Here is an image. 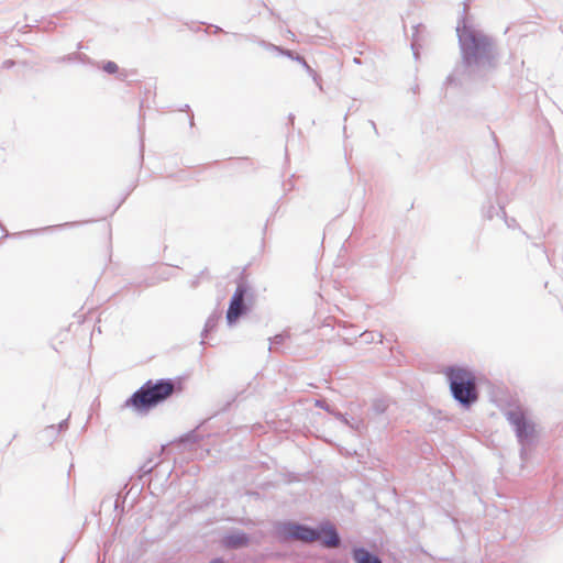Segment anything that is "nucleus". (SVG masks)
<instances>
[{
    "label": "nucleus",
    "mask_w": 563,
    "mask_h": 563,
    "mask_svg": "<svg viewBox=\"0 0 563 563\" xmlns=\"http://www.w3.org/2000/svg\"><path fill=\"white\" fill-rule=\"evenodd\" d=\"M173 388L170 378L148 379L124 401L123 406L140 415L148 413L173 395Z\"/></svg>",
    "instance_id": "obj_1"
},
{
    "label": "nucleus",
    "mask_w": 563,
    "mask_h": 563,
    "mask_svg": "<svg viewBox=\"0 0 563 563\" xmlns=\"http://www.w3.org/2000/svg\"><path fill=\"white\" fill-rule=\"evenodd\" d=\"M504 416L515 432L517 442L520 445V460L527 462L532 450L539 442L537 424L529 417V410L520 405L505 410Z\"/></svg>",
    "instance_id": "obj_2"
},
{
    "label": "nucleus",
    "mask_w": 563,
    "mask_h": 563,
    "mask_svg": "<svg viewBox=\"0 0 563 563\" xmlns=\"http://www.w3.org/2000/svg\"><path fill=\"white\" fill-rule=\"evenodd\" d=\"M444 373L453 400L460 408L464 410L471 409L479 398L474 373L459 365L449 366Z\"/></svg>",
    "instance_id": "obj_3"
},
{
    "label": "nucleus",
    "mask_w": 563,
    "mask_h": 563,
    "mask_svg": "<svg viewBox=\"0 0 563 563\" xmlns=\"http://www.w3.org/2000/svg\"><path fill=\"white\" fill-rule=\"evenodd\" d=\"M254 292L246 280L240 279L229 300L225 314L227 324L233 327L240 318L245 317L252 310Z\"/></svg>",
    "instance_id": "obj_4"
},
{
    "label": "nucleus",
    "mask_w": 563,
    "mask_h": 563,
    "mask_svg": "<svg viewBox=\"0 0 563 563\" xmlns=\"http://www.w3.org/2000/svg\"><path fill=\"white\" fill-rule=\"evenodd\" d=\"M274 536L280 543L289 540L301 539L307 542L317 540L314 527L294 520H282L274 523Z\"/></svg>",
    "instance_id": "obj_5"
},
{
    "label": "nucleus",
    "mask_w": 563,
    "mask_h": 563,
    "mask_svg": "<svg viewBox=\"0 0 563 563\" xmlns=\"http://www.w3.org/2000/svg\"><path fill=\"white\" fill-rule=\"evenodd\" d=\"M317 540L324 548H338L341 544V536L329 520L321 521L316 528Z\"/></svg>",
    "instance_id": "obj_6"
},
{
    "label": "nucleus",
    "mask_w": 563,
    "mask_h": 563,
    "mask_svg": "<svg viewBox=\"0 0 563 563\" xmlns=\"http://www.w3.org/2000/svg\"><path fill=\"white\" fill-rule=\"evenodd\" d=\"M251 536L240 529L229 530L221 539L222 545L229 550L246 548L251 544Z\"/></svg>",
    "instance_id": "obj_7"
},
{
    "label": "nucleus",
    "mask_w": 563,
    "mask_h": 563,
    "mask_svg": "<svg viewBox=\"0 0 563 563\" xmlns=\"http://www.w3.org/2000/svg\"><path fill=\"white\" fill-rule=\"evenodd\" d=\"M87 222L88 221H71V222H65V223H62V224L48 225V227L41 228V229L27 230V231H24V232H21V233H12L11 234V233H9L7 231L5 227L0 221V229H1V231L4 232L3 238H10V236H19V235H22V234L33 235V234H37V233H41V232L55 231V230L65 229V228H75V227L81 225V224L87 223Z\"/></svg>",
    "instance_id": "obj_8"
},
{
    "label": "nucleus",
    "mask_w": 563,
    "mask_h": 563,
    "mask_svg": "<svg viewBox=\"0 0 563 563\" xmlns=\"http://www.w3.org/2000/svg\"><path fill=\"white\" fill-rule=\"evenodd\" d=\"M355 563H383L379 555L363 545H354L351 550Z\"/></svg>",
    "instance_id": "obj_9"
},
{
    "label": "nucleus",
    "mask_w": 563,
    "mask_h": 563,
    "mask_svg": "<svg viewBox=\"0 0 563 563\" xmlns=\"http://www.w3.org/2000/svg\"><path fill=\"white\" fill-rule=\"evenodd\" d=\"M203 424V422L199 426H197L195 429L181 434L178 439H177V442L179 444H183L184 446H190L195 443H198L200 442L201 440H203V438L206 437L205 434H202L199 429L200 427Z\"/></svg>",
    "instance_id": "obj_10"
},
{
    "label": "nucleus",
    "mask_w": 563,
    "mask_h": 563,
    "mask_svg": "<svg viewBox=\"0 0 563 563\" xmlns=\"http://www.w3.org/2000/svg\"><path fill=\"white\" fill-rule=\"evenodd\" d=\"M221 319V313L218 311L212 312L208 319L206 320L205 327L201 331V344H203V339L207 338L211 332L217 329L218 322Z\"/></svg>",
    "instance_id": "obj_11"
},
{
    "label": "nucleus",
    "mask_w": 563,
    "mask_h": 563,
    "mask_svg": "<svg viewBox=\"0 0 563 563\" xmlns=\"http://www.w3.org/2000/svg\"><path fill=\"white\" fill-rule=\"evenodd\" d=\"M332 416L336 420L341 421L343 424L347 426L349 428L353 430H360V427L362 424L361 420H355L353 417H350L347 413H342L339 410L332 412Z\"/></svg>",
    "instance_id": "obj_12"
},
{
    "label": "nucleus",
    "mask_w": 563,
    "mask_h": 563,
    "mask_svg": "<svg viewBox=\"0 0 563 563\" xmlns=\"http://www.w3.org/2000/svg\"><path fill=\"white\" fill-rule=\"evenodd\" d=\"M389 408V402L387 399L385 398H378V399H375L371 406V409H369V412L373 415V416H383L386 413V411L388 410Z\"/></svg>",
    "instance_id": "obj_13"
},
{
    "label": "nucleus",
    "mask_w": 563,
    "mask_h": 563,
    "mask_svg": "<svg viewBox=\"0 0 563 563\" xmlns=\"http://www.w3.org/2000/svg\"><path fill=\"white\" fill-rule=\"evenodd\" d=\"M482 214L485 219L492 220L495 216L500 217L499 207L496 208L490 199H488L482 207Z\"/></svg>",
    "instance_id": "obj_14"
},
{
    "label": "nucleus",
    "mask_w": 563,
    "mask_h": 563,
    "mask_svg": "<svg viewBox=\"0 0 563 563\" xmlns=\"http://www.w3.org/2000/svg\"><path fill=\"white\" fill-rule=\"evenodd\" d=\"M290 338L289 333L284 331L282 333H278L276 335H274L273 338H269V346H268V350L272 351L273 349L274 350H277V347L282 344H284V342L286 340H288Z\"/></svg>",
    "instance_id": "obj_15"
},
{
    "label": "nucleus",
    "mask_w": 563,
    "mask_h": 563,
    "mask_svg": "<svg viewBox=\"0 0 563 563\" xmlns=\"http://www.w3.org/2000/svg\"><path fill=\"white\" fill-rule=\"evenodd\" d=\"M59 434V430L56 428L55 424L47 426L42 431V437L44 441H47L49 443L54 442Z\"/></svg>",
    "instance_id": "obj_16"
},
{
    "label": "nucleus",
    "mask_w": 563,
    "mask_h": 563,
    "mask_svg": "<svg viewBox=\"0 0 563 563\" xmlns=\"http://www.w3.org/2000/svg\"><path fill=\"white\" fill-rule=\"evenodd\" d=\"M152 460H148L143 465H141L137 470L136 479L143 481L145 477H150L152 471L154 470L155 465H152Z\"/></svg>",
    "instance_id": "obj_17"
},
{
    "label": "nucleus",
    "mask_w": 563,
    "mask_h": 563,
    "mask_svg": "<svg viewBox=\"0 0 563 563\" xmlns=\"http://www.w3.org/2000/svg\"><path fill=\"white\" fill-rule=\"evenodd\" d=\"M140 110H142V108H140ZM139 125H137V129H139V132L141 134V145H140V154H139V161H140V167L142 166L143 164V161H144V141H143V129H144V122H143V113L142 111L139 112Z\"/></svg>",
    "instance_id": "obj_18"
},
{
    "label": "nucleus",
    "mask_w": 563,
    "mask_h": 563,
    "mask_svg": "<svg viewBox=\"0 0 563 563\" xmlns=\"http://www.w3.org/2000/svg\"><path fill=\"white\" fill-rule=\"evenodd\" d=\"M314 406L320 408V409H323L324 411H327L331 416H332V412L336 411V409H334L331 405H329L325 399H317L314 401Z\"/></svg>",
    "instance_id": "obj_19"
},
{
    "label": "nucleus",
    "mask_w": 563,
    "mask_h": 563,
    "mask_svg": "<svg viewBox=\"0 0 563 563\" xmlns=\"http://www.w3.org/2000/svg\"><path fill=\"white\" fill-rule=\"evenodd\" d=\"M499 210H500V217L505 220V223L507 224L508 228H515L518 225L515 218L507 217L504 206L499 205Z\"/></svg>",
    "instance_id": "obj_20"
},
{
    "label": "nucleus",
    "mask_w": 563,
    "mask_h": 563,
    "mask_svg": "<svg viewBox=\"0 0 563 563\" xmlns=\"http://www.w3.org/2000/svg\"><path fill=\"white\" fill-rule=\"evenodd\" d=\"M179 111L183 112L185 119L188 121L189 125H194V113L191 112V108H179Z\"/></svg>",
    "instance_id": "obj_21"
},
{
    "label": "nucleus",
    "mask_w": 563,
    "mask_h": 563,
    "mask_svg": "<svg viewBox=\"0 0 563 563\" xmlns=\"http://www.w3.org/2000/svg\"><path fill=\"white\" fill-rule=\"evenodd\" d=\"M102 68L108 74H115L119 70V67L114 62H107Z\"/></svg>",
    "instance_id": "obj_22"
},
{
    "label": "nucleus",
    "mask_w": 563,
    "mask_h": 563,
    "mask_svg": "<svg viewBox=\"0 0 563 563\" xmlns=\"http://www.w3.org/2000/svg\"><path fill=\"white\" fill-rule=\"evenodd\" d=\"M375 336H378L379 338V341H382V338L383 335L380 333H374V332H364L362 334V338L364 339V341L366 342H369V341H374L375 340Z\"/></svg>",
    "instance_id": "obj_23"
},
{
    "label": "nucleus",
    "mask_w": 563,
    "mask_h": 563,
    "mask_svg": "<svg viewBox=\"0 0 563 563\" xmlns=\"http://www.w3.org/2000/svg\"><path fill=\"white\" fill-rule=\"evenodd\" d=\"M68 420L69 416L66 419L62 420L58 424H55L56 428L59 430V433L68 429Z\"/></svg>",
    "instance_id": "obj_24"
},
{
    "label": "nucleus",
    "mask_w": 563,
    "mask_h": 563,
    "mask_svg": "<svg viewBox=\"0 0 563 563\" xmlns=\"http://www.w3.org/2000/svg\"><path fill=\"white\" fill-rule=\"evenodd\" d=\"M123 504H124V501H120L119 498H117L114 501L115 510H118L119 508H121V510H123Z\"/></svg>",
    "instance_id": "obj_25"
},
{
    "label": "nucleus",
    "mask_w": 563,
    "mask_h": 563,
    "mask_svg": "<svg viewBox=\"0 0 563 563\" xmlns=\"http://www.w3.org/2000/svg\"><path fill=\"white\" fill-rule=\"evenodd\" d=\"M208 563H225V562H224L223 558L218 556V558L212 559Z\"/></svg>",
    "instance_id": "obj_26"
},
{
    "label": "nucleus",
    "mask_w": 563,
    "mask_h": 563,
    "mask_svg": "<svg viewBox=\"0 0 563 563\" xmlns=\"http://www.w3.org/2000/svg\"><path fill=\"white\" fill-rule=\"evenodd\" d=\"M234 401H235V397H233L230 401H228L225 404V406L222 408V411L228 410L230 408V406L232 405V402H234Z\"/></svg>",
    "instance_id": "obj_27"
},
{
    "label": "nucleus",
    "mask_w": 563,
    "mask_h": 563,
    "mask_svg": "<svg viewBox=\"0 0 563 563\" xmlns=\"http://www.w3.org/2000/svg\"><path fill=\"white\" fill-rule=\"evenodd\" d=\"M492 135H493V140H494V142H495L496 147H499L497 136L495 135V133H494V132H492Z\"/></svg>",
    "instance_id": "obj_28"
},
{
    "label": "nucleus",
    "mask_w": 563,
    "mask_h": 563,
    "mask_svg": "<svg viewBox=\"0 0 563 563\" xmlns=\"http://www.w3.org/2000/svg\"><path fill=\"white\" fill-rule=\"evenodd\" d=\"M288 120L291 124H294L295 115L292 113L288 114Z\"/></svg>",
    "instance_id": "obj_29"
},
{
    "label": "nucleus",
    "mask_w": 563,
    "mask_h": 563,
    "mask_svg": "<svg viewBox=\"0 0 563 563\" xmlns=\"http://www.w3.org/2000/svg\"><path fill=\"white\" fill-rule=\"evenodd\" d=\"M197 285H198V279H195V280L191 282V286L192 287H196Z\"/></svg>",
    "instance_id": "obj_30"
},
{
    "label": "nucleus",
    "mask_w": 563,
    "mask_h": 563,
    "mask_svg": "<svg viewBox=\"0 0 563 563\" xmlns=\"http://www.w3.org/2000/svg\"><path fill=\"white\" fill-rule=\"evenodd\" d=\"M371 124H372V126H373L374 129H376V125H375V123H374L373 121H371ZM375 131L377 132V130H375Z\"/></svg>",
    "instance_id": "obj_31"
},
{
    "label": "nucleus",
    "mask_w": 563,
    "mask_h": 563,
    "mask_svg": "<svg viewBox=\"0 0 563 563\" xmlns=\"http://www.w3.org/2000/svg\"><path fill=\"white\" fill-rule=\"evenodd\" d=\"M143 486H144V484L141 485V487L139 489V494L143 490Z\"/></svg>",
    "instance_id": "obj_32"
}]
</instances>
